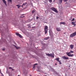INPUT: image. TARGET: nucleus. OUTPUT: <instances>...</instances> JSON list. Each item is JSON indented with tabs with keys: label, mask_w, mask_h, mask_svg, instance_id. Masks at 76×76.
<instances>
[{
	"label": "nucleus",
	"mask_w": 76,
	"mask_h": 76,
	"mask_svg": "<svg viewBox=\"0 0 76 76\" xmlns=\"http://www.w3.org/2000/svg\"><path fill=\"white\" fill-rule=\"evenodd\" d=\"M48 26H46L44 28V31L45 33V34H47L48 32Z\"/></svg>",
	"instance_id": "obj_1"
},
{
	"label": "nucleus",
	"mask_w": 76,
	"mask_h": 76,
	"mask_svg": "<svg viewBox=\"0 0 76 76\" xmlns=\"http://www.w3.org/2000/svg\"><path fill=\"white\" fill-rule=\"evenodd\" d=\"M46 55L47 56H48V57H52V58H53L54 57V53H53V54H49V53H48V54H46Z\"/></svg>",
	"instance_id": "obj_2"
},
{
	"label": "nucleus",
	"mask_w": 76,
	"mask_h": 76,
	"mask_svg": "<svg viewBox=\"0 0 76 76\" xmlns=\"http://www.w3.org/2000/svg\"><path fill=\"white\" fill-rule=\"evenodd\" d=\"M50 9L52 10H53V11H54V12H55L56 13H58V11H57V10L56 8L54 7H52Z\"/></svg>",
	"instance_id": "obj_3"
},
{
	"label": "nucleus",
	"mask_w": 76,
	"mask_h": 76,
	"mask_svg": "<svg viewBox=\"0 0 76 76\" xmlns=\"http://www.w3.org/2000/svg\"><path fill=\"white\" fill-rule=\"evenodd\" d=\"M75 35H76V32L70 35V37H75Z\"/></svg>",
	"instance_id": "obj_4"
},
{
	"label": "nucleus",
	"mask_w": 76,
	"mask_h": 76,
	"mask_svg": "<svg viewBox=\"0 0 76 76\" xmlns=\"http://www.w3.org/2000/svg\"><path fill=\"white\" fill-rule=\"evenodd\" d=\"M59 59H60V58H58L55 59V60H57V61H58V62H59V64H61L62 63L61 62V61H59Z\"/></svg>",
	"instance_id": "obj_5"
},
{
	"label": "nucleus",
	"mask_w": 76,
	"mask_h": 76,
	"mask_svg": "<svg viewBox=\"0 0 76 76\" xmlns=\"http://www.w3.org/2000/svg\"><path fill=\"white\" fill-rule=\"evenodd\" d=\"M62 58L64 60H68V59H69V58L66 57L65 56H62Z\"/></svg>",
	"instance_id": "obj_6"
},
{
	"label": "nucleus",
	"mask_w": 76,
	"mask_h": 76,
	"mask_svg": "<svg viewBox=\"0 0 76 76\" xmlns=\"http://www.w3.org/2000/svg\"><path fill=\"white\" fill-rule=\"evenodd\" d=\"M16 35H17V36H19L20 38H22V36L20 35L18 33H16Z\"/></svg>",
	"instance_id": "obj_7"
},
{
	"label": "nucleus",
	"mask_w": 76,
	"mask_h": 76,
	"mask_svg": "<svg viewBox=\"0 0 76 76\" xmlns=\"http://www.w3.org/2000/svg\"><path fill=\"white\" fill-rule=\"evenodd\" d=\"M70 48L71 50H72L73 48H74V45H71L70 46Z\"/></svg>",
	"instance_id": "obj_8"
},
{
	"label": "nucleus",
	"mask_w": 76,
	"mask_h": 76,
	"mask_svg": "<svg viewBox=\"0 0 76 76\" xmlns=\"http://www.w3.org/2000/svg\"><path fill=\"white\" fill-rule=\"evenodd\" d=\"M56 29L57 30V31H61V28H56Z\"/></svg>",
	"instance_id": "obj_9"
},
{
	"label": "nucleus",
	"mask_w": 76,
	"mask_h": 76,
	"mask_svg": "<svg viewBox=\"0 0 76 76\" xmlns=\"http://www.w3.org/2000/svg\"><path fill=\"white\" fill-rule=\"evenodd\" d=\"M8 2L9 3H12V0H8Z\"/></svg>",
	"instance_id": "obj_10"
},
{
	"label": "nucleus",
	"mask_w": 76,
	"mask_h": 76,
	"mask_svg": "<svg viewBox=\"0 0 76 76\" xmlns=\"http://www.w3.org/2000/svg\"><path fill=\"white\" fill-rule=\"evenodd\" d=\"M37 64H34L33 68V70H34V69H35V65H37Z\"/></svg>",
	"instance_id": "obj_11"
},
{
	"label": "nucleus",
	"mask_w": 76,
	"mask_h": 76,
	"mask_svg": "<svg viewBox=\"0 0 76 76\" xmlns=\"http://www.w3.org/2000/svg\"><path fill=\"white\" fill-rule=\"evenodd\" d=\"M2 1L4 4H5L6 6H7V4H6V1H5V0H2Z\"/></svg>",
	"instance_id": "obj_12"
},
{
	"label": "nucleus",
	"mask_w": 76,
	"mask_h": 76,
	"mask_svg": "<svg viewBox=\"0 0 76 76\" xmlns=\"http://www.w3.org/2000/svg\"><path fill=\"white\" fill-rule=\"evenodd\" d=\"M71 23L72 25H74V26H76V24H75V22H72Z\"/></svg>",
	"instance_id": "obj_13"
},
{
	"label": "nucleus",
	"mask_w": 76,
	"mask_h": 76,
	"mask_svg": "<svg viewBox=\"0 0 76 76\" xmlns=\"http://www.w3.org/2000/svg\"><path fill=\"white\" fill-rule=\"evenodd\" d=\"M16 6L18 7V9H19V8H20V7H21V6H20V5L19 4L17 5H16Z\"/></svg>",
	"instance_id": "obj_14"
},
{
	"label": "nucleus",
	"mask_w": 76,
	"mask_h": 76,
	"mask_svg": "<svg viewBox=\"0 0 76 76\" xmlns=\"http://www.w3.org/2000/svg\"><path fill=\"white\" fill-rule=\"evenodd\" d=\"M70 53H71L70 52H67L66 53V54H67V56H69V55H70Z\"/></svg>",
	"instance_id": "obj_15"
},
{
	"label": "nucleus",
	"mask_w": 76,
	"mask_h": 76,
	"mask_svg": "<svg viewBox=\"0 0 76 76\" xmlns=\"http://www.w3.org/2000/svg\"><path fill=\"white\" fill-rule=\"evenodd\" d=\"M73 54H70L68 56L69 57H73Z\"/></svg>",
	"instance_id": "obj_16"
},
{
	"label": "nucleus",
	"mask_w": 76,
	"mask_h": 76,
	"mask_svg": "<svg viewBox=\"0 0 76 76\" xmlns=\"http://www.w3.org/2000/svg\"><path fill=\"white\" fill-rule=\"evenodd\" d=\"M49 39V37H46L44 39L45 40H47V39Z\"/></svg>",
	"instance_id": "obj_17"
},
{
	"label": "nucleus",
	"mask_w": 76,
	"mask_h": 76,
	"mask_svg": "<svg viewBox=\"0 0 76 76\" xmlns=\"http://www.w3.org/2000/svg\"><path fill=\"white\" fill-rule=\"evenodd\" d=\"M61 24H63V25H65V24H66V23L64 22H61L60 24L61 25Z\"/></svg>",
	"instance_id": "obj_18"
},
{
	"label": "nucleus",
	"mask_w": 76,
	"mask_h": 76,
	"mask_svg": "<svg viewBox=\"0 0 76 76\" xmlns=\"http://www.w3.org/2000/svg\"><path fill=\"white\" fill-rule=\"evenodd\" d=\"M14 46L16 49H19V48H20V47H17L15 45H14Z\"/></svg>",
	"instance_id": "obj_19"
},
{
	"label": "nucleus",
	"mask_w": 76,
	"mask_h": 76,
	"mask_svg": "<svg viewBox=\"0 0 76 76\" xmlns=\"http://www.w3.org/2000/svg\"><path fill=\"white\" fill-rule=\"evenodd\" d=\"M35 11L34 10H32V13L33 14V13H35Z\"/></svg>",
	"instance_id": "obj_20"
},
{
	"label": "nucleus",
	"mask_w": 76,
	"mask_h": 76,
	"mask_svg": "<svg viewBox=\"0 0 76 76\" xmlns=\"http://www.w3.org/2000/svg\"><path fill=\"white\" fill-rule=\"evenodd\" d=\"M70 52L71 53H74V52L73 51L71 50L70 51Z\"/></svg>",
	"instance_id": "obj_21"
},
{
	"label": "nucleus",
	"mask_w": 76,
	"mask_h": 76,
	"mask_svg": "<svg viewBox=\"0 0 76 76\" xmlns=\"http://www.w3.org/2000/svg\"><path fill=\"white\" fill-rule=\"evenodd\" d=\"M49 1L50 3H51L52 2V0H49Z\"/></svg>",
	"instance_id": "obj_22"
},
{
	"label": "nucleus",
	"mask_w": 76,
	"mask_h": 76,
	"mask_svg": "<svg viewBox=\"0 0 76 76\" xmlns=\"http://www.w3.org/2000/svg\"><path fill=\"white\" fill-rule=\"evenodd\" d=\"M59 1H60L61 3H62V0H59Z\"/></svg>",
	"instance_id": "obj_23"
},
{
	"label": "nucleus",
	"mask_w": 76,
	"mask_h": 76,
	"mask_svg": "<svg viewBox=\"0 0 76 76\" xmlns=\"http://www.w3.org/2000/svg\"><path fill=\"white\" fill-rule=\"evenodd\" d=\"M75 20V18H73L72 20L71 21H74Z\"/></svg>",
	"instance_id": "obj_24"
},
{
	"label": "nucleus",
	"mask_w": 76,
	"mask_h": 76,
	"mask_svg": "<svg viewBox=\"0 0 76 76\" xmlns=\"http://www.w3.org/2000/svg\"><path fill=\"white\" fill-rule=\"evenodd\" d=\"M39 18V17H38V16H37L36 17V19H38Z\"/></svg>",
	"instance_id": "obj_25"
},
{
	"label": "nucleus",
	"mask_w": 76,
	"mask_h": 76,
	"mask_svg": "<svg viewBox=\"0 0 76 76\" xmlns=\"http://www.w3.org/2000/svg\"><path fill=\"white\" fill-rule=\"evenodd\" d=\"M1 76H4V75H3V74H2V73H1Z\"/></svg>",
	"instance_id": "obj_26"
},
{
	"label": "nucleus",
	"mask_w": 76,
	"mask_h": 76,
	"mask_svg": "<svg viewBox=\"0 0 76 76\" xmlns=\"http://www.w3.org/2000/svg\"><path fill=\"white\" fill-rule=\"evenodd\" d=\"M25 3H23V6H25Z\"/></svg>",
	"instance_id": "obj_27"
},
{
	"label": "nucleus",
	"mask_w": 76,
	"mask_h": 76,
	"mask_svg": "<svg viewBox=\"0 0 76 76\" xmlns=\"http://www.w3.org/2000/svg\"><path fill=\"white\" fill-rule=\"evenodd\" d=\"M67 0H63V1H65V2L67 1Z\"/></svg>",
	"instance_id": "obj_28"
},
{
	"label": "nucleus",
	"mask_w": 76,
	"mask_h": 76,
	"mask_svg": "<svg viewBox=\"0 0 76 76\" xmlns=\"http://www.w3.org/2000/svg\"><path fill=\"white\" fill-rule=\"evenodd\" d=\"M9 69H12V67H9Z\"/></svg>",
	"instance_id": "obj_29"
},
{
	"label": "nucleus",
	"mask_w": 76,
	"mask_h": 76,
	"mask_svg": "<svg viewBox=\"0 0 76 76\" xmlns=\"http://www.w3.org/2000/svg\"><path fill=\"white\" fill-rule=\"evenodd\" d=\"M29 25H31V24L27 25V26H29Z\"/></svg>",
	"instance_id": "obj_30"
},
{
	"label": "nucleus",
	"mask_w": 76,
	"mask_h": 76,
	"mask_svg": "<svg viewBox=\"0 0 76 76\" xmlns=\"http://www.w3.org/2000/svg\"><path fill=\"white\" fill-rule=\"evenodd\" d=\"M5 49H2V50H3V51H4Z\"/></svg>",
	"instance_id": "obj_31"
},
{
	"label": "nucleus",
	"mask_w": 76,
	"mask_h": 76,
	"mask_svg": "<svg viewBox=\"0 0 76 76\" xmlns=\"http://www.w3.org/2000/svg\"><path fill=\"white\" fill-rule=\"evenodd\" d=\"M28 28H31V26H29L28 27Z\"/></svg>",
	"instance_id": "obj_32"
},
{
	"label": "nucleus",
	"mask_w": 76,
	"mask_h": 76,
	"mask_svg": "<svg viewBox=\"0 0 76 76\" xmlns=\"http://www.w3.org/2000/svg\"><path fill=\"white\" fill-rule=\"evenodd\" d=\"M27 4V3L26 2L25 4Z\"/></svg>",
	"instance_id": "obj_33"
},
{
	"label": "nucleus",
	"mask_w": 76,
	"mask_h": 76,
	"mask_svg": "<svg viewBox=\"0 0 76 76\" xmlns=\"http://www.w3.org/2000/svg\"><path fill=\"white\" fill-rule=\"evenodd\" d=\"M23 5H22V7H23Z\"/></svg>",
	"instance_id": "obj_34"
},
{
	"label": "nucleus",
	"mask_w": 76,
	"mask_h": 76,
	"mask_svg": "<svg viewBox=\"0 0 76 76\" xmlns=\"http://www.w3.org/2000/svg\"><path fill=\"white\" fill-rule=\"evenodd\" d=\"M66 34V33H64V34Z\"/></svg>",
	"instance_id": "obj_35"
},
{
	"label": "nucleus",
	"mask_w": 76,
	"mask_h": 76,
	"mask_svg": "<svg viewBox=\"0 0 76 76\" xmlns=\"http://www.w3.org/2000/svg\"><path fill=\"white\" fill-rule=\"evenodd\" d=\"M30 76H32V75H30Z\"/></svg>",
	"instance_id": "obj_36"
},
{
	"label": "nucleus",
	"mask_w": 76,
	"mask_h": 76,
	"mask_svg": "<svg viewBox=\"0 0 76 76\" xmlns=\"http://www.w3.org/2000/svg\"><path fill=\"white\" fill-rule=\"evenodd\" d=\"M13 70V69H12Z\"/></svg>",
	"instance_id": "obj_37"
},
{
	"label": "nucleus",
	"mask_w": 76,
	"mask_h": 76,
	"mask_svg": "<svg viewBox=\"0 0 76 76\" xmlns=\"http://www.w3.org/2000/svg\"><path fill=\"white\" fill-rule=\"evenodd\" d=\"M25 16H23V17H24Z\"/></svg>",
	"instance_id": "obj_38"
}]
</instances>
